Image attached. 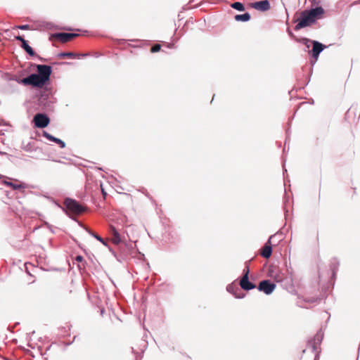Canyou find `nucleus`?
<instances>
[{
	"label": "nucleus",
	"mask_w": 360,
	"mask_h": 360,
	"mask_svg": "<svg viewBox=\"0 0 360 360\" xmlns=\"http://www.w3.org/2000/svg\"><path fill=\"white\" fill-rule=\"evenodd\" d=\"M324 11L322 7H316L311 10H304L300 13V17L296 20L298 22L295 27V30H299L314 24L316 20L321 18Z\"/></svg>",
	"instance_id": "nucleus-1"
},
{
	"label": "nucleus",
	"mask_w": 360,
	"mask_h": 360,
	"mask_svg": "<svg viewBox=\"0 0 360 360\" xmlns=\"http://www.w3.org/2000/svg\"><path fill=\"white\" fill-rule=\"evenodd\" d=\"M38 74H31L21 79L20 83L25 86L42 88L45 85V65H37Z\"/></svg>",
	"instance_id": "nucleus-2"
},
{
	"label": "nucleus",
	"mask_w": 360,
	"mask_h": 360,
	"mask_svg": "<svg viewBox=\"0 0 360 360\" xmlns=\"http://www.w3.org/2000/svg\"><path fill=\"white\" fill-rule=\"evenodd\" d=\"M64 206L69 214L79 215L85 212L86 207L75 200L67 198L64 201Z\"/></svg>",
	"instance_id": "nucleus-3"
},
{
	"label": "nucleus",
	"mask_w": 360,
	"mask_h": 360,
	"mask_svg": "<svg viewBox=\"0 0 360 360\" xmlns=\"http://www.w3.org/2000/svg\"><path fill=\"white\" fill-rule=\"evenodd\" d=\"M79 36V34L76 33L58 32L50 34L49 39L53 44H55L58 41L61 43H67Z\"/></svg>",
	"instance_id": "nucleus-4"
},
{
	"label": "nucleus",
	"mask_w": 360,
	"mask_h": 360,
	"mask_svg": "<svg viewBox=\"0 0 360 360\" xmlns=\"http://www.w3.org/2000/svg\"><path fill=\"white\" fill-rule=\"evenodd\" d=\"M302 41L306 45L307 48H309V42L313 44L312 49L309 51V53L316 60L318 59L320 53L326 48V46L321 43L317 41H311L307 38L302 39Z\"/></svg>",
	"instance_id": "nucleus-5"
},
{
	"label": "nucleus",
	"mask_w": 360,
	"mask_h": 360,
	"mask_svg": "<svg viewBox=\"0 0 360 360\" xmlns=\"http://www.w3.org/2000/svg\"><path fill=\"white\" fill-rule=\"evenodd\" d=\"M276 288V285L271 283L269 280L262 281L258 285V290L264 292L266 295L271 294Z\"/></svg>",
	"instance_id": "nucleus-6"
},
{
	"label": "nucleus",
	"mask_w": 360,
	"mask_h": 360,
	"mask_svg": "<svg viewBox=\"0 0 360 360\" xmlns=\"http://www.w3.org/2000/svg\"><path fill=\"white\" fill-rule=\"evenodd\" d=\"M250 7L259 11H267L271 8L270 3L268 0L251 3Z\"/></svg>",
	"instance_id": "nucleus-7"
},
{
	"label": "nucleus",
	"mask_w": 360,
	"mask_h": 360,
	"mask_svg": "<svg viewBox=\"0 0 360 360\" xmlns=\"http://www.w3.org/2000/svg\"><path fill=\"white\" fill-rule=\"evenodd\" d=\"M240 286L244 290H250L256 288V285L249 281V278L247 276V274L243 275L240 281Z\"/></svg>",
	"instance_id": "nucleus-8"
},
{
	"label": "nucleus",
	"mask_w": 360,
	"mask_h": 360,
	"mask_svg": "<svg viewBox=\"0 0 360 360\" xmlns=\"http://www.w3.org/2000/svg\"><path fill=\"white\" fill-rule=\"evenodd\" d=\"M33 123L35 127H45V113H37L33 118Z\"/></svg>",
	"instance_id": "nucleus-9"
},
{
	"label": "nucleus",
	"mask_w": 360,
	"mask_h": 360,
	"mask_svg": "<svg viewBox=\"0 0 360 360\" xmlns=\"http://www.w3.org/2000/svg\"><path fill=\"white\" fill-rule=\"evenodd\" d=\"M271 239V237L269 238V239L264 244V245L263 246V248L261 250V255L266 259L269 258L272 253Z\"/></svg>",
	"instance_id": "nucleus-10"
},
{
	"label": "nucleus",
	"mask_w": 360,
	"mask_h": 360,
	"mask_svg": "<svg viewBox=\"0 0 360 360\" xmlns=\"http://www.w3.org/2000/svg\"><path fill=\"white\" fill-rule=\"evenodd\" d=\"M110 229L112 236V242L115 245H118L120 243H122L123 240L122 238L119 233V232L117 231V229L113 226H110Z\"/></svg>",
	"instance_id": "nucleus-11"
},
{
	"label": "nucleus",
	"mask_w": 360,
	"mask_h": 360,
	"mask_svg": "<svg viewBox=\"0 0 360 360\" xmlns=\"http://www.w3.org/2000/svg\"><path fill=\"white\" fill-rule=\"evenodd\" d=\"M16 40L20 41L22 42V47L25 50V51L30 54V56H34V52L31 46L28 45L26 40H25L24 37L22 36H16L15 37Z\"/></svg>",
	"instance_id": "nucleus-12"
},
{
	"label": "nucleus",
	"mask_w": 360,
	"mask_h": 360,
	"mask_svg": "<svg viewBox=\"0 0 360 360\" xmlns=\"http://www.w3.org/2000/svg\"><path fill=\"white\" fill-rule=\"evenodd\" d=\"M227 290L233 294L236 298H243L245 296L244 293L241 292L238 287L232 284L227 286Z\"/></svg>",
	"instance_id": "nucleus-13"
},
{
	"label": "nucleus",
	"mask_w": 360,
	"mask_h": 360,
	"mask_svg": "<svg viewBox=\"0 0 360 360\" xmlns=\"http://www.w3.org/2000/svg\"><path fill=\"white\" fill-rule=\"evenodd\" d=\"M4 184L12 188L13 190H20L27 188V185L25 183L16 181L15 183L11 181H4Z\"/></svg>",
	"instance_id": "nucleus-14"
},
{
	"label": "nucleus",
	"mask_w": 360,
	"mask_h": 360,
	"mask_svg": "<svg viewBox=\"0 0 360 360\" xmlns=\"http://www.w3.org/2000/svg\"><path fill=\"white\" fill-rule=\"evenodd\" d=\"M46 139L50 141H54L55 143L58 144L59 147L61 148H63L65 146V143H64V141H63L62 140H60L59 139L55 138L53 136H51L47 133H46Z\"/></svg>",
	"instance_id": "nucleus-15"
},
{
	"label": "nucleus",
	"mask_w": 360,
	"mask_h": 360,
	"mask_svg": "<svg viewBox=\"0 0 360 360\" xmlns=\"http://www.w3.org/2000/svg\"><path fill=\"white\" fill-rule=\"evenodd\" d=\"M35 102H37L38 108L37 109H41L43 110L45 106V97L41 94L40 96L37 98V100Z\"/></svg>",
	"instance_id": "nucleus-16"
},
{
	"label": "nucleus",
	"mask_w": 360,
	"mask_h": 360,
	"mask_svg": "<svg viewBox=\"0 0 360 360\" xmlns=\"http://www.w3.org/2000/svg\"><path fill=\"white\" fill-rule=\"evenodd\" d=\"M250 19V15L248 13H245L241 15H236L235 16V20L237 21H248Z\"/></svg>",
	"instance_id": "nucleus-17"
},
{
	"label": "nucleus",
	"mask_w": 360,
	"mask_h": 360,
	"mask_svg": "<svg viewBox=\"0 0 360 360\" xmlns=\"http://www.w3.org/2000/svg\"><path fill=\"white\" fill-rule=\"evenodd\" d=\"M77 56V54L73 52H62L58 54V58H75Z\"/></svg>",
	"instance_id": "nucleus-18"
},
{
	"label": "nucleus",
	"mask_w": 360,
	"mask_h": 360,
	"mask_svg": "<svg viewBox=\"0 0 360 360\" xmlns=\"http://www.w3.org/2000/svg\"><path fill=\"white\" fill-rule=\"evenodd\" d=\"M231 6L233 8L236 9L240 11H243L245 10V7H244L243 4L240 2H234L231 5Z\"/></svg>",
	"instance_id": "nucleus-19"
},
{
	"label": "nucleus",
	"mask_w": 360,
	"mask_h": 360,
	"mask_svg": "<svg viewBox=\"0 0 360 360\" xmlns=\"http://www.w3.org/2000/svg\"><path fill=\"white\" fill-rule=\"evenodd\" d=\"M25 270L27 272V274L30 276H33L32 273L30 272L31 269H36L31 263H25Z\"/></svg>",
	"instance_id": "nucleus-20"
},
{
	"label": "nucleus",
	"mask_w": 360,
	"mask_h": 360,
	"mask_svg": "<svg viewBox=\"0 0 360 360\" xmlns=\"http://www.w3.org/2000/svg\"><path fill=\"white\" fill-rule=\"evenodd\" d=\"M52 72L51 67L49 65H46V86L48 85V82L49 81V77ZM48 89H46V91Z\"/></svg>",
	"instance_id": "nucleus-21"
},
{
	"label": "nucleus",
	"mask_w": 360,
	"mask_h": 360,
	"mask_svg": "<svg viewBox=\"0 0 360 360\" xmlns=\"http://www.w3.org/2000/svg\"><path fill=\"white\" fill-rule=\"evenodd\" d=\"M160 49H161V46L158 44H156L151 47L150 51L152 53H156V52L159 51L160 50Z\"/></svg>",
	"instance_id": "nucleus-22"
},
{
	"label": "nucleus",
	"mask_w": 360,
	"mask_h": 360,
	"mask_svg": "<svg viewBox=\"0 0 360 360\" xmlns=\"http://www.w3.org/2000/svg\"><path fill=\"white\" fill-rule=\"evenodd\" d=\"M99 187L101 188V191L102 195L103 196V198L105 199L108 194H107L106 191H105V188H103V184H102L101 182L99 184Z\"/></svg>",
	"instance_id": "nucleus-23"
},
{
	"label": "nucleus",
	"mask_w": 360,
	"mask_h": 360,
	"mask_svg": "<svg viewBox=\"0 0 360 360\" xmlns=\"http://www.w3.org/2000/svg\"><path fill=\"white\" fill-rule=\"evenodd\" d=\"M15 27L18 29L22 30H29L30 26L28 25H18Z\"/></svg>",
	"instance_id": "nucleus-24"
},
{
	"label": "nucleus",
	"mask_w": 360,
	"mask_h": 360,
	"mask_svg": "<svg viewBox=\"0 0 360 360\" xmlns=\"http://www.w3.org/2000/svg\"><path fill=\"white\" fill-rule=\"evenodd\" d=\"M94 236L99 241H101L102 243L105 244L103 239L100 237L98 235L94 234Z\"/></svg>",
	"instance_id": "nucleus-25"
},
{
	"label": "nucleus",
	"mask_w": 360,
	"mask_h": 360,
	"mask_svg": "<svg viewBox=\"0 0 360 360\" xmlns=\"http://www.w3.org/2000/svg\"><path fill=\"white\" fill-rule=\"evenodd\" d=\"M84 258L81 255H77L76 257H75V260L77 262H82L83 261Z\"/></svg>",
	"instance_id": "nucleus-26"
},
{
	"label": "nucleus",
	"mask_w": 360,
	"mask_h": 360,
	"mask_svg": "<svg viewBox=\"0 0 360 360\" xmlns=\"http://www.w3.org/2000/svg\"><path fill=\"white\" fill-rule=\"evenodd\" d=\"M249 272H250L249 266H246L245 268L243 269V275L246 274L247 276L248 277Z\"/></svg>",
	"instance_id": "nucleus-27"
},
{
	"label": "nucleus",
	"mask_w": 360,
	"mask_h": 360,
	"mask_svg": "<svg viewBox=\"0 0 360 360\" xmlns=\"http://www.w3.org/2000/svg\"><path fill=\"white\" fill-rule=\"evenodd\" d=\"M32 144L33 146H37V147H39V144H38V141L37 140H34L33 141V142L32 143Z\"/></svg>",
	"instance_id": "nucleus-28"
},
{
	"label": "nucleus",
	"mask_w": 360,
	"mask_h": 360,
	"mask_svg": "<svg viewBox=\"0 0 360 360\" xmlns=\"http://www.w3.org/2000/svg\"><path fill=\"white\" fill-rule=\"evenodd\" d=\"M49 124V118L46 116V126Z\"/></svg>",
	"instance_id": "nucleus-29"
},
{
	"label": "nucleus",
	"mask_w": 360,
	"mask_h": 360,
	"mask_svg": "<svg viewBox=\"0 0 360 360\" xmlns=\"http://www.w3.org/2000/svg\"><path fill=\"white\" fill-rule=\"evenodd\" d=\"M65 30H69V31L72 30V29H71V28H65Z\"/></svg>",
	"instance_id": "nucleus-30"
},
{
	"label": "nucleus",
	"mask_w": 360,
	"mask_h": 360,
	"mask_svg": "<svg viewBox=\"0 0 360 360\" xmlns=\"http://www.w3.org/2000/svg\"><path fill=\"white\" fill-rule=\"evenodd\" d=\"M1 178V175L0 174V179Z\"/></svg>",
	"instance_id": "nucleus-31"
}]
</instances>
